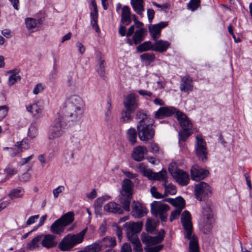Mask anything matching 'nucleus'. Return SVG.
Here are the masks:
<instances>
[{
  "label": "nucleus",
  "instance_id": "412c9836",
  "mask_svg": "<svg viewBox=\"0 0 252 252\" xmlns=\"http://www.w3.org/2000/svg\"><path fill=\"white\" fill-rule=\"evenodd\" d=\"M92 3L93 7V10L90 13L91 17V23L93 28L96 32L99 33L100 32V29L97 24L98 10L97 5L94 1H92Z\"/></svg>",
  "mask_w": 252,
  "mask_h": 252
},
{
  "label": "nucleus",
  "instance_id": "0eeeda50",
  "mask_svg": "<svg viewBox=\"0 0 252 252\" xmlns=\"http://www.w3.org/2000/svg\"><path fill=\"white\" fill-rule=\"evenodd\" d=\"M168 170L179 185L184 186L187 185L189 183V176L187 173L183 170L174 167L172 164L169 166Z\"/></svg>",
  "mask_w": 252,
  "mask_h": 252
},
{
  "label": "nucleus",
  "instance_id": "69168bd1",
  "mask_svg": "<svg viewBox=\"0 0 252 252\" xmlns=\"http://www.w3.org/2000/svg\"><path fill=\"white\" fill-rule=\"evenodd\" d=\"M149 148L151 152L153 153L157 154L159 152V147L158 145L155 142L151 143Z\"/></svg>",
  "mask_w": 252,
  "mask_h": 252
},
{
  "label": "nucleus",
  "instance_id": "20e7f679",
  "mask_svg": "<svg viewBox=\"0 0 252 252\" xmlns=\"http://www.w3.org/2000/svg\"><path fill=\"white\" fill-rule=\"evenodd\" d=\"M85 233L86 229H84L76 235H67L60 243L59 248L62 251H70L75 245L82 242Z\"/></svg>",
  "mask_w": 252,
  "mask_h": 252
},
{
  "label": "nucleus",
  "instance_id": "3c124183",
  "mask_svg": "<svg viewBox=\"0 0 252 252\" xmlns=\"http://www.w3.org/2000/svg\"><path fill=\"white\" fill-rule=\"evenodd\" d=\"M133 112L127 110L123 111L121 113V120L124 123L128 122L132 119L131 113Z\"/></svg>",
  "mask_w": 252,
  "mask_h": 252
},
{
  "label": "nucleus",
  "instance_id": "cd10ccee",
  "mask_svg": "<svg viewBox=\"0 0 252 252\" xmlns=\"http://www.w3.org/2000/svg\"><path fill=\"white\" fill-rule=\"evenodd\" d=\"M55 236L53 235L48 234L45 235L42 240L41 244L43 247L46 248H51L55 246L57 243L55 241Z\"/></svg>",
  "mask_w": 252,
  "mask_h": 252
},
{
  "label": "nucleus",
  "instance_id": "4d7b16f0",
  "mask_svg": "<svg viewBox=\"0 0 252 252\" xmlns=\"http://www.w3.org/2000/svg\"><path fill=\"white\" fill-rule=\"evenodd\" d=\"M182 210L181 209H176L173 211L170 217V221H172L173 220L177 219L180 216Z\"/></svg>",
  "mask_w": 252,
  "mask_h": 252
},
{
  "label": "nucleus",
  "instance_id": "a211bd4d",
  "mask_svg": "<svg viewBox=\"0 0 252 252\" xmlns=\"http://www.w3.org/2000/svg\"><path fill=\"white\" fill-rule=\"evenodd\" d=\"M133 203L131 213L133 217L141 218L147 213V209L140 203L134 201Z\"/></svg>",
  "mask_w": 252,
  "mask_h": 252
},
{
  "label": "nucleus",
  "instance_id": "5fc2aeb1",
  "mask_svg": "<svg viewBox=\"0 0 252 252\" xmlns=\"http://www.w3.org/2000/svg\"><path fill=\"white\" fill-rule=\"evenodd\" d=\"M163 248V245H158L153 247L145 248L146 252H158Z\"/></svg>",
  "mask_w": 252,
  "mask_h": 252
},
{
  "label": "nucleus",
  "instance_id": "f3484780",
  "mask_svg": "<svg viewBox=\"0 0 252 252\" xmlns=\"http://www.w3.org/2000/svg\"><path fill=\"white\" fill-rule=\"evenodd\" d=\"M179 111L174 107H162L158 109L156 112L155 117L161 119L166 117H170L173 114L177 115Z\"/></svg>",
  "mask_w": 252,
  "mask_h": 252
},
{
  "label": "nucleus",
  "instance_id": "aec40b11",
  "mask_svg": "<svg viewBox=\"0 0 252 252\" xmlns=\"http://www.w3.org/2000/svg\"><path fill=\"white\" fill-rule=\"evenodd\" d=\"M132 182L128 179H125L122 182V189L120 190L122 196H132Z\"/></svg>",
  "mask_w": 252,
  "mask_h": 252
},
{
  "label": "nucleus",
  "instance_id": "de8ad7c7",
  "mask_svg": "<svg viewBox=\"0 0 252 252\" xmlns=\"http://www.w3.org/2000/svg\"><path fill=\"white\" fill-rule=\"evenodd\" d=\"M27 28L29 30H32L35 28L37 24V21L32 18H27L25 20Z\"/></svg>",
  "mask_w": 252,
  "mask_h": 252
},
{
  "label": "nucleus",
  "instance_id": "6e6552de",
  "mask_svg": "<svg viewBox=\"0 0 252 252\" xmlns=\"http://www.w3.org/2000/svg\"><path fill=\"white\" fill-rule=\"evenodd\" d=\"M156 236H151L149 234L143 233L141 234V240L142 242L146 244L147 247L152 246L161 243L165 236V231L163 229H161Z\"/></svg>",
  "mask_w": 252,
  "mask_h": 252
},
{
  "label": "nucleus",
  "instance_id": "ddd939ff",
  "mask_svg": "<svg viewBox=\"0 0 252 252\" xmlns=\"http://www.w3.org/2000/svg\"><path fill=\"white\" fill-rule=\"evenodd\" d=\"M124 105L127 110L134 112L138 107V96L135 94H130L126 96Z\"/></svg>",
  "mask_w": 252,
  "mask_h": 252
},
{
  "label": "nucleus",
  "instance_id": "4be33fe9",
  "mask_svg": "<svg viewBox=\"0 0 252 252\" xmlns=\"http://www.w3.org/2000/svg\"><path fill=\"white\" fill-rule=\"evenodd\" d=\"M176 116L183 130H189L191 128L192 124L185 114L179 111Z\"/></svg>",
  "mask_w": 252,
  "mask_h": 252
},
{
  "label": "nucleus",
  "instance_id": "5701e85b",
  "mask_svg": "<svg viewBox=\"0 0 252 252\" xmlns=\"http://www.w3.org/2000/svg\"><path fill=\"white\" fill-rule=\"evenodd\" d=\"M84 103L81 97L77 95L70 96L66 106L76 107L78 109H84Z\"/></svg>",
  "mask_w": 252,
  "mask_h": 252
},
{
  "label": "nucleus",
  "instance_id": "7ed1b4c3",
  "mask_svg": "<svg viewBox=\"0 0 252 252\" xmlns=\"http://www.w3.org/2000/svg\"><path fill=\"white\" fill-rule=\"evenodd\" d=\"M127 237L133 245L134 249L136 252L142 251V246L139 241L137 233H139L143 226V223L141 221L137 222H129L126 223Z\"/></svg>",
  "mask_w": 252,
  "mask_h": 252
},
{
  "label": "nucleus",
  "instance_id": "9d476101",
  "mask_svg": "<svg viewBox=\"0 0 252 252\" xmlns=\"http://www.w3.org/2000/svg\"><path fill=\"white\" fill-rule=\"evenodd\" d=\"M44 106L41 102H36L26 105V110L36 119L40 118L44 115Z\"/></svg>",
  "mask_w": 252,
  "mask_h": 252
},
{
  "label": "nucleus",
  "instance_id": "ea45409f",
  "mask_svg": "<svg viewBox=\"0 0 252 252\" xmlns=\"http://www.w3.org/2000/svg\"><path fill=\"white\" fill-rule=\"evenodd\" d=\"M138 132L134 128L131 127L126 132L127 137L131 144H134L137 141Z\"/></svg>",
  "mask_w": 252,
  "mask_h": 252
},
{
  "label": "nucleus",
  "instance_id": "f704fd0d",
  "mask_svg": "<svg viewBox=\"0 0 252 252\" xmlns=\"http://www.w3.org/2000/svg\"><path fill=\"white\" fill-rule=\"evenodd\" d=\"M137 167L143 176L147 177L150 180H153L154 173L150 169L147 168L143 163H139Z\"/></svg>",
  "mask_w": 252,
  "mask_h": 252
},
{
  "label": "nucleus",
  "instance_id": "423d86ee",
  "mask_svg": "<svg viewBox=\"0 0 252 252\" xmlns=\"http://www.w3.org/2000/svg\"><path fill=\"white\" fill-rule=\"evenodd\" d=\"M66 124L63 117L59 116L56 118L51 126L48 138L50 139L58 138L64 132Z\"/></svg>",
  "mask_w": 252,
  "mask_h": 252
},
{
  "label": "nucleus",
  "instance_id": "49530a36",
  "mask_svg": "<svg viewBox=\"0 0 252 252\" xmlns=\"http://www.w3.org/2000/svg\"><path fill=\"white\" fill-rule=\"evenodd\" d=\"M37 125L36 123H33L30 125L29 128L28 136L33 138L35 137L37 135Z\"/></svg>",
  "mask_w": 252,
  "mask_h": 252
},
{
  "label": "nucleus",
  "instance_id": "f03ea898",
  "mask_svg": "<svg viewBox=\"0 0 252 252\" xmlns=\"http://www.w3.org/2000/svg\"><path fill=\"white\" fill-rule=\"evenodd\" d=\"M181 222L185 230V238L189 240V252H199V246L197 237L192 235L193 226L191 216L188 211H185L181 216Z\"/></svg>",
  "mask_w": 252,
  "mask_h": 252
},
{
  "label": "nucleus",
  "instance_id": "603ef678",
  "mask_svg": "<svg viewBox=\"0 0 252 252\" xmlns=\"http://www.w3.org/2000/svg\"><path fill=\"white\" fill-rule=\"evenodd\" d=\"M140 59L143 61L150 63L155 60V56L154 54L144 53L140 56Z\"/></svg>",
  "mask_w": 252,
  "mask_h": 252
},
{
  "label": "nucleus",
  "instance_id": "c9c22d12",
  "mask_svg": "<svg viewBox=\"0 0 252 252\" xmlns=\"http://www.w3.org/2000/svg\"><path fill=\"white\" fill-rule=\"evenodd\" d=\"M154 49L153 44L150 41H145L143 43L140 44L136 47V50L138 52L142 53L144 52L152 50Z\"/></svg>",
  "mask_w": 252,
  "mask_h": 252
},
{
  "label": "nucleus",
  "instance_id": "c756f323",
  "mask_svg": "<svg viewBox=\"0 0 252 252\" xmlns=\"http://www.w3.org/2000/svg\"><path fill=\"white\" fill-rule=\"evenodd\" d=\"M64 227V225L61 222V219H58L51 225L50 230L53 233L60 234L63 232Z\"/></svg>",
  "mask_w": 252,
  "mask_h": 252
},
{
  "label": "nucleus",
  "instance_id": "79ce46f5",
  "mask_svg": "<svg viewBox=\"0 0 252 252\" xmlns=\"http://www.w3.org/2000/svg\"><path fill=\"white\" fill-rule=\"evenodd\" d=\"M153 180L162 181L163 182V183L167 182L166 170L162 169L160 172L154 173Z\"/></svg>",
  "mask_w": 252,
  "mask_h": 252
},
{
  "label": "nucleus",
  "instance_id": "72a5a7b5",
  "mask_svg": "<svg viewBox=\"0 0 252 252\" xmlns=\"http://www.w3.org/2000/svg\"><path fill=\"white\" fill-rule=\"evenodd\" d=\"M147 30L144 28H141L135 31L133 36V40L135 44H137L143 41L145 37V33Z\"/></svg>",
  "mask_w": 252,
  "mask_h": 252
},
{
  "label": "nucleus",
  "instance_id": "7c9ffc66",
  "mask_svg": "<svg viewBox=\"0 0 252 252\" xmlns=\"http://www.w3.org/2000/svg\"><path fill=\"white\" fill-rule=\"evenodd\" d=\"M158 224V221H156L151 219H148L146 223V229L148 233L157 234L159 232L157 230V226Z\"/></svg>",
  "mask_w": 252,
  "mask_h": 252
},
{
  "label": "nucleus",
  "instance_id": "c03bdc74",
  "mask_svg": "<svg viewBox=\"0 0 252 252\" xmlns=\"http://www.w3.org/2000/svg\"><path fill=\"white\" fill-rule=\"evenodd\" d=\"M3 150L6 151V155L11 157H15L17 154L21 152V149H18L17 145L12 148L3 147Z\"/></svg>",
  "mask_w": 252,
  "mask_h": 252
},
{
  "label": "nucleus",
  "instance_id": "2f4dec72",
  "mask_svg": "<svg viewBox=\"0 0 252 252\" xmlns=\"http://www.w3.org/2000/svg\"><path fill=\"white\" fill-rule=\"evenodd\" d=\"M80 147L79 139L74 136L71 137L70 142L68 144V149L71 151L70 155L71 158H73L74 151L79 150Z\"/></svg>",
  "mask_w": 252,
  "mask_h": 252
},
{
  "label": "nucleus",
  "instance_id": "774afa93",
  "mask_svg": "<svg viewBox=\"0 0 252 252\" xmlns=\"http://www.w3.org/2000/svg\"><path fill=\"white\" fill-rule=\"evenodd\" d=\"M121 252H131L130 245L128 243L123 244L121 247Z\"/></svg>",
  "mask_w": 252,
  "mask_h": 252
},
{
  "label": "nucleus",
  "instance_id": "4468645a",
  "mask_svg": "<svg viewBox=\"0 0 252 252\" xmlns=\"http://www.w3.org/2000/svg\"><path fill=\"white\" fill-rule=\"evenodd\" d=\"M191 178L195 181L204 179L209 174V171L200 167L198 165H194L190 169Z\"/></svg>",
  "mask_w": 252,
  "mask_h": 252
},
{
  "label": "nucleus",
  "instance_id": "58836bf2",
  "mask_svg": "<svg viewBox=\"0 0 252 252\" xmlns=\"http://www.w3.org/2000/svg\"><path fill=\"white\" fill-rule=\"evenodd\" d=\"M59 219H61V222L65 227L73 221L74 213L72 212H69L65 214Z\"/></svg>",
  "mask_w": 252,
  "mask_h": 252
},
{
  "label": "nucleus",
  "instance_id": "473e14b6",
  "mask_svg": "<svg viewBox=\"0 0 252 252\" xmlns=\"http://www.w3.org/2000/svg\"><path fill=\"white\" fill-rule=\"evenodd\" d=\"M102 249L107 247H113L116 244V241L114 238L106 237L98 241Z\"/></svg>",
  "mask_w": 252,
  "mask_h": 252
},
{
  "label": "nucleus",
  "instance_id": "13d9d810",
  "mask_svg": "<svg viewBox=\"0 0 252 252\" xmlns=\"http://www.w3.org/2000/svg\"><path fill=\"white\" fill-rule=\"evenodd\" d=\"M150 191L152 196L156 198H162L164 196V194L162 195L157 191V189L155 187H152L151 188Z\"/></svg>",
  "mask_w": 252,
  "mask_h": 252
},
{
  "label": "nucleus",
  "instance_id": "09e8293b",
  "mask_svg": "<svg viewBox=\"0 0 252 252\" xmlns=\"http://www.w3.org/2000/svg\"><path fill=\"white\" fill-rule=\"evenodd\" d=\"M24 190L23 189H13L9 194L11 199L22 198L23 196Z\"/></svg>",
  "mask_w": 252,
  "mask_h": 252
},
{
  "label": "nucleus",
  "instance_id": "c85d7f7f",
  "mask_svg": "<svg viewBox=\"0 0 252 252\" xmlns=\"http://www.w3.org/2000/svg\"><path fill=\"white\" fill-rule=\"evenodd\" d=\"M131 5L133 10L141 16H143V12L144 11L143 0H130Z\"/></svg>",
  "mask_w": 252,
  "mask_h": 252
},
{
  "label": "nucleus",
  "instance_id": "a19ab883",
  "mask_svg": "<svg viewBox=\"0 0 252 252\" xmlns=\"http://www.w3.org/2000/svg\"><path fill=\"white\" fill-rule=\"evenodd\" d=\"M42 236L38 235L34 237L31 242L28 243L26 245L27 249L30 250H33L38 246V243L41 241Z\"/></svg>",
  "mask_w": 252,
  "mask_h": 252
},
{
  "label": "nucleus",
  "instance_id": "338daca9",
  "mask_svg": "<svg viewBox=\"0 0 252 252\" xmlns=\"http://www.w3.org/2000/svg\"><path fill=\"white\" fill-rule=\"evenodd\" d=\"M39 215L32 216L30 217L26 221L27 225H30L34 223L35 222L36 220H37L39 218Z\"/></svg>",
  "mask_w": 252,
  "mask_h": 252
},
{
  "label": "nucleus",
  "instance_id": "1a4fd4ad",
  "mask_svg": "<svg viewBox=\"0 0 252 252\" xmlns=\"http://www.w3.org/2000/svg\"><path fill=\"white\" fill-rule=\"evenodd\" d=\"M194 191L196 198L199 201H202L211 194L210 187L203 182L195 185Z\"/></svg>",
  "mask_w": 252,
  "mask_h": 252
},
{
  "label": "nucleus",
  "instance_id": "dca6fc26",
  "mask_svg": "<svg viewBox=\"0 0 252 252\" xmlns=\"http://www.w3.org/2000/svg\"><path fill=\"white\" fill-rule=\"evenodd\" d=\"M213 222L214 219L211 215H208L205 216L204 215V217L200 220L199 222L200 230L204 233H209L212 228Z\"/></svg>",
  "mask_w": 252,
  "mask_h": 252
},
{
  "label": "nucleus",
  "instance_id": "2eb2a0df",
  "mask_svg": "<svg viewBox=\"0 0 252 252\" xmlns=\"http://www.w3.org/2000/svg\"><path fill=\"white\" fill-rule=\"evenodd\" d=\"M168 22H161L157 24L150 25L149 31L150 36L153 40H156L161 35V30L168 25Z\"/></svg>",
  "mask_w": 252,
  "mask_h": 252
},
{
  "label": "nucleus",
  "instance_id": "b1692460",
  "mask_svg": "<svg viewBox=\"0 0 252 252\" xmlns=\"http://www.w3.org/2000/svg\"><path fill=\"white\" fill-rule=\"evenodd\" d=\"M170 43L167 41L156 40L155 42L153 43L154 49H153V51L163 53L166 51L170 47Z\"/></svg>",
  "mask_w": 252,
  "mask_h": 252
},
{
  "label": "nucleus",
  "instance_id": "0e129e2a",
  "mask_svg": "<svg viewBox=\"0 0 252 252\" xmlns=\"http://www.w3.org/2000/svg\"><path fill=\"white\" fill-rule=\"evenodd\" d=\"M4 172L7 174V176H11L17 173L16 170L11 166H8L6 167L4 169Z\"/></svg>",
  "mask_w": 252,
  "mask_h": 252
},
{
  "label": "nucleus",
  "instance_id": "f257e3e1",
  "mask_svg": "<svg viewBox=\"0 0 252 252\" xmlns=\"http://www.w3.org/2000/svg\"><path fill=\"white\" fill-rule=\"evenodd\" d=\"M135 119L139 120L136 126L139 139L147 142L152 139L155 135L152 120L143 110H139L136 112Z\"/></svg>",
  "mask_w": 252,
  "mask_h": 252
},
{
  "label": "nucleus",
  "instance_id": "a878e982",
  "mask_svg": "<svg viewBox=\"0 0 252 252\" xmlns=\"http://www.w3.org/2000/svg\"><path fill=\"white\" fill-rule=\"evenodd\" d=\"M193 86L192 80L189 76L186 75L182 78L180 87L182 91L185 92L191 91Z\"/></svg>",
  "mask_w": 252,
  "mask_h": 252
},
{
  "label": "nucleus",
  "instance_id": "37998d69",
  "mask_svg": "<svg viewBox=\"0 0 252 252\" xmlns=\"http://www.w3.org/2000/svg\"><path fill=\"white\" fill-rule=\"evenodd\" d=\"M167 182L162 184L163 186L165 188V191L164 193V196H166L169 194H175L177 191L176 187L171 184L167 185Z\"/></svg>",
  "mask_w": 252,
  "mask_h": 252
},
{
  "label": "nucleus",
  "instance_id": "39448f33",
  "mask_svg": "<svg viewBox=\"0 0 252 252\" xmlns=\"http://www.w3.org/2000/svg\"><path fill=\"white\" fill-rule=\"evenodd\" d=\"M169 206L161 201H154L151 204V212L156 217H159L162 221H166L167 218V212Z\"/></svg>",
  "mask_w": 252,
  "mask_h": 252
},
{
  "label": "nucleus",
  "instance_id": "bf43d9fd",
  "mask_svg": "<svg viewBox=\"0 0 252 252\" xmlns=\"http://www.w3.org/2000/svg\"><path fill=\"white\" fill-rule=\"evenodd\" d=\"M190 134L191 133L189 131V130H183L179 133V140L185 141Z\"/></svg>",
  "mask_w": 252,
  "mask_h": 252
},
{
  "label": "nucleus",
  "instance_id": "e433bc0d",
  "mask_svg": "<svg viewBox=\"0 0 252 252\" xmlns=\"http://www.w3.org/2000/svg\"><path fill=\"white\" fill-rule=\"evenodd\" d=\"M132 196H122L120 197V202L123 206V210H125L126 211H130V203L131 201Z\"/></svg>",
  "mask_w": 252,
  "mask_h": 252
},
{
  "label": "nucleus",
  "instance_id": "052dcab7",
  "mask_svg": "<svg viewBox=\"0 0 252 252\" xmlns=\"http://www.w3.org/2000/svg\"><path fill=\"white\" fill-rule=\"evenodd\" d=\"M8 111V107L7 106H0V121L7 115Z\"/></svg>",
  "mask_w": 252,
  "mask_h": 252
},
{
  "label": "nucleus",
  "instance_id": "4c0bfd02",
  "mask_svg": "<svg viewBox=\"0 0 252 252\" xmlns=\"http://www.w3.org/2000/svg\"><path fill=\"white\" fill-rule=\"evenodd\" d=\"M97 57V72L101 77L103 76L105 73L104 68V60L103 59L101 53H98Z\"/></svg>",
  "mask_w": 252,
  "mask_h": 252
},
{
  "label": "nucleus",
  "instance_id": "6ab92c4d",
  "mask_svg": "<svg viewBox=\"0 0 252 252\" xmlns=\"http://www.w3.org/2000/svg\"><path fill=\"white\" fill-rule=\"evenodd\" d=\"M147 153V149L145 146H138L133 149L131 156L134 160L140 161L144 159Z\"/></svg>",
  "mask_w": 252,
  "mask_h": 252
},
{
  "label": "nucleus",
  "instance_id": "393cba45",
  "mask_svg": "<svg viewBox=\"0 0 252 252\" xmlns=\"http://www.w3.org/2000/svg\"><path fill=\"white\" fill-rule=\"evenodd\" d=\"M104 210L108 213L113 214H122L124 213L121 205L114 202H110L105 205Z\"/></svg>",
  "mask_w": 252,
  "mask_h": 252
},
{
  "label": "nucleus",
  "instance_id": "8fccbe9b",
  "mask_svg": "<svg viewBox=\"0 0 252 252\" xmlns=\"http://www.w3.org/2000/svg\"><path fill=\"white\" fill-rule=\"evenodd\" d=\"M173 200H174V202L172 203V205L177 209H181L183 210L185 207V201L182 197H179L174 199Z\"/></svg>",
  "mask_w": 252,
  "mask_h": 252
},
{
  "label": "nucleus",
  "instance_id": "a18cd8bd",
  "mask_svg": "<svg viewBox=\"0 0 252 252\" xmlns=\"http://www.w3.org/2000/svg\"><path fill=\"white\" fill-rule=\"evenodd\" d=\"M101 250L102 248L98 241L88 246L86 249L87 252H98Z\"/></svg>",
  "mask_w": 252,
  "mask_h": 252
},
{
  "label": "nucleus",
  "instance_id": "6e6d98bb",
  "mask_svg": "<svg viewBox=\"0 0 252 252\" xmlns=\"http://www.w3.org/2000/svg\"><path fill=\"white\" fill-rule=\"evenodd\" d=\"M17 146L18 149H21V152L24 150H27L29 148V145L28 142L26 140H22L21 141L17 142Z\"/></svg>",
  "mask_w": 252,
  "mask_h": 252
},
{
  "label": "nucleus",
  "instance_id": "680f3d73",
  "mask_svg": "<svg viewBox=\"0 0 252 252\" xmlns=\"http://www.w3.org/2000/svg\"><path fill=\"white\" fill-rule=\"evenodd\" d=\"M20 80V77L19 75L13 74L9 76L8 79V84L10 86L13 85L16 82Z\"/></svg>",
  "mask_w": 252,
  "mask_h": 252
},
{
  "label": "nucleus",
  "instance_id": "e2e57ef3",
  "mask_svg": "<svg viewBox=\"0 0 252 252\" xmlns=\"http://www.w3.org/2000/svg\"><path fill=\"white\" fill-rule=\"evenodd\" d=\"M64 190V187L62 186H58L53 190V193L55 198L58 197L59 194Z\"/></svg>",
  "mask_w": 252,
  "mask_h": 252
},
{
  "label": "nucleus",
  "instance_id": "864d4df0",
  "mask_svg": "<svg viewBox=\"0 0 252 252\" xmlns=\"http://www.w3.org/2000/svg\"><path fill=\"white\" fill-rule=\"evenodd\" d=\"M200 0H190L188 4V8L191 11H194L200 6Z\"/></svg>",
  "mask_w": 252,
  "mask_h": 252
},
{
  "label": "nucleus",
  "instance_id": "bb28decb",
  "mask_svg": "<svg viewBox=\"0 0 252 252\" xmlns=\"http://www.w3.org/2000/svg\"><path fill=\"white\" fill-rule=\"evenodd\" d=\"M121 22L126 25H128L131 22V12L128 6H124L122 8Z\"/></svg>",
  "mask_w": 252,
  "mask_h": 252
},
{
  "label": "nucleus",
  "instance_id": "9b49d317",
  "mask_svg": "<svg viewBox=\"0 0 252 252\" xmlns=\"http://www.w3.org/2000/svg\"><path fill=\"white\" fill-rule=\"evenodd\" d=\"M84 111V109H78L76 107L66 106L65 117L69 121L77 122L83 117Z\"/></svg>",
  "mask_w": 252,
  "mask_h": 252
},
{
  "label": "nucleus",
  "instance_id": "f8f14e48",
  "mask_svg": "<svg viewBox=\"0 0 252 252\" xmlns=\"http://www.w3.org/2000/svg\"><path fill=\"white\" fill-rule=\"evenodd\" d=\"M196 144L195 146L196 155L198 158L201 160L207 159V149L205 141L201 137L197 135L196 137Z\"/></svg>",
  "mask_w": 252,
  "mask_h": 252
}]
</instances>
